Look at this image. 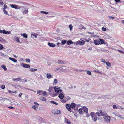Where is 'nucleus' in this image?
Instances as JSON below:
<instances>
[{
    "mask_svg": "<svg viewBox=\"0 0 124 124\" xmlns=\"http://www.w3.org/2000/svg\"><path fill=\"white\" fill-rule=\"evenodd\" d=\"M60 87L55 86L54 87V89L55 92L60 93L62 91V90L60 89Z\"/></svg>",
    "mask_w": 124,
    "mask_h": 124,
    "instance_id": "39448f33",
    "label": "nucleus"
},
{
    "mask_svg": "<svg viewBox=\"0 0 124 124\" xmlns=\"http://www.w3.org/2000/svg\"><path fill=\"white\" fill-rule=\"evenodd\" d=\"M96 115L98 117L101 116H105L107 114L106 113L102 112V111L101 110H100L99 112H97L96 113Z\"/></svg>",
    "mask_w": 124,
    "mask_h": 124,
    "instance_id": "f257e3e1",
    "label": "nucleus"
},
{
    "mask_svg": "<svg viewBox=\"0 0 124 124\" xmlns=\"http://www.w3.org/2000/svg\"><path fill=\"white\" fill-rule=\"evenodd\" d=\"M47 94V93L45 91H43L42 95H45Z\"/></svg>",
    "mask_w": 124,
    "mask_h": 124,
    "instance_id": "a18cd8bd",
    "label": "nucleus"
},
{
    "mask_svg": "<svg viewBox=\"0 0 124 124\" xmlns=\"http://www.w3.org/2000/svg\"><path fill=\"white\" fill-rule=\"evenodd\" d=\"M43 91L42 90H38L37 91V94H38L43 95Z\"/></svg>",
    "mask_w": 124,
    "mask_h": 124,
    "instance_id": "4468645a",
    "label": "nucleus"
},
{
    "mask_svg": "<svg viewBox=\"0 0 124 124\" xmlns=\"http://www.w3.org/2000/svg\"><path fill=\"white\" fill-rule=\"evenodd\" d=\"M41 13H43L45 14H48V13L47 12L44 11H40Z\"/></svg>",
    "mask_w": 124,
    "mask_h": 124,
    "instance_id": "4c0bfd02",
    "label": "nucleus"
},
{
    "mask_svg": "<svg viewBox=\"0 0 124 124\" xmlns=\"http://www.w3.org/2000/svg\"><path fill=\"white\" fill-rule=\"evenodd\" d=\"M57 63L60 64H64V62L61 60H58L57 61Z\"/></svg>",
    "mask_w": 124,
    "mask_h": 124,
    "instance_id": "412c9836",
    "label": "nucleus"
},
{
    "mask_svg": "<svg viewBox=\"0 0 124 124\" xmlns=\"http://www.w3.org/2000/svg\"><path fill=\"white\" fill-rule=\"evenodd\" d=\"M37 107V106L36 105H34L32 107V108L35 110H36Z\"/></svg>",
    "mask_w": 124,
    "mask_h": 124,
    "instance_id": "49530a36",
    "label": "nucleus"
},
{
    "mask_svg": "<svg viewBox=\"0 0 124 124\" xmlns=\"http://www.w3.org/2000/svg\"><path fill=\"white\" fill-rule=\"evenodd\" d=\"M101 61L102 62L104 63H105L106 62H105V60L104 59H101Z\"/></svg>",
    "mask_w": 124,
    "mask_h": 124,
    "instance_id": "a19ab883",
    "label": "nucleus"
},
{
    "mask_svg": "<svg viewBox=\"0 0 124 124\" xmlns=\"http://www.w3.org/2000/svg\"><path fill=\"white\" fill-rule=\"evenodd\" d=\"M40 100L43 101H46V99L44 97H42L40 98Z\"/></svg>",
    "mask_w": 124,
    "mask_h": 124,
    "instance_id": "2f4dec72",
    "label": "nucleus"
},
{
    "mask_svg": "<svg viewBox=\"0 0 124 124\" xmlns=\"http://www.w3.org/2000/svg\"><path fill=\"white\" fill-rule=\"evenodd\" d=\"M61 99V102L62 103H64L66 102L67 101L66 100H62L64 97V95L62 93H60L58 96Z\"/></svg>",
    "mask_w": 124,
    "mask_h": 124,
    "instance_id": "7ed1b4c3",
    "label": "nucleus"
},
{
    "mask_svg": "<svg viewBox=\"0 0 124 124\" xmlns=\"http://www.w3.org/2000/svg\"><path fill=\"white\" fill-rule=\"evenodd\" d=\"M27 81L26 80H25L23 81V83H25Z\"/></svg>",
    "mask_w": 124,
    "mask_h": 124,
    "instance_id": "774afa93",
    "label": "nucleus"
},
{
    "mask_svg": "<svg viewBox=\"0 0 124 124\" xmlns=\"http://www.w3.org/2000/svg\"><path fill=\"white\" fill-rule=\"evenodd\" d=\"M8 108H10V109H13V108H14V107H12V106L9 107Z\"/></svg>",
    "mask_w": 124,
    "mask_h": 124,
    "instance_id": "69168bd1",
    "label": "nucleus"
},
{
    "mask_svg": "<svg viewBox=\"0 0 124 124\" xmlns=\"http://www.w3.org/2000/svg\"><path fill=\"white\" fill-rule=\"evenodd\" d=\"M102 30L103 31H105L106 30V29L104 27H103L102 28Z\"/></svg>",
    "mask_w": 124,
    "mask_h": 124,
    "instance_id": "864d4df0",
    "label": "nucleus"
},
{
    "mask_svg": "<svg viewBox=\"0 0 124 124\" xmlns=\"http://www.w3.org/2000/svg\"><path fill=\"white\" fill-rule=\"evenodd\" d=\"M118 51L122 53H124V52L122 51H121L120 50H118Z\"/></svg>",
    "mask_w": 124,
    "mask_h": 124,
    "instance_id": "0e129e2a",
    "label": "nucleus"
},
{
    "mask_svg": "<svg viewBox=\"0 0 124 124\" xmlns=\"http://www.w3.org/2000/svg\"><path fill=\"white\" fill-rule=\"evenodd\" d=\"M121 116L119 114H118V115L117 116L118 117H119L121 119H122L123 118L121 117Z\"/></svg>",
    "mask_w": 124,
    "mask_h": 124,
    "instance_id": "052dcab7",
    "label": "nucleus"
},
{
    "mask_svg": "<svg viewBox=\"0 0 124 124\" xmlns=\"http://www.w3.org/2000/svg\"><path fill=\"white\" fill-rule=\"evenodd\" d=\"M52 112L54 114H60L61 113L60 111L57 109L53 110Z\"/></svg>",
    "mask_w": 124,
    "mask_h": 124,
    "instance_id": "6e6552de",
    "label": "nucleus"
},
{
    "mask_svg": "<svg viewBox=\"0 0 124 124\" xmlns=\"http://www.w3.org/2000/svg\"><path fill=\"white\" fill-rule=\"evenodd\" d=\"M109 18H111V19H114V17H112V16H110V17H109Z\"/></svg>",
    "mask_w": 124,
    "mask_h": 124,
    "instance_id": "338daca9",
    "label": "nucleus"
},
{
    "mask_svg": "<svg viewBox=\"0 0 124 124\" xmlns=\"http://www.w3.org/2000/svg\"><path fill=\"white\" fill-rule=\"evenodd\" d=\"M87 73L89 75H91V72L89 71H87Z\"/></svg>",
    "mask_w": 124,
    "mask_h": 124,
    "instance_id": "603ef678",
    "label": "nucleus"
},
{
    "mask_svg": "<svg viewBox=\"0 0 124 124\" xmlns=\"http://www.w3.org/2000/svg\"><path fill=\"white\" fill-rule=\"evenodd\" d=\"M50 102L51 103L53 104H55L56 105H57L58 104V103H57L56 102H55L54 101H50Z\"/></svg>",
    "mask_w": 124,
    "mask_h": 124,
    "instance_id": "f704fd0d",
    "label": "nucleus"
},
{
    "mask_svg": "<svg viewBox=\"0 0 124 124\" xmlns=\"http://www.w3.org/2000/svg\"><path fill=\"white\" fill-rule=\"evenodd\" d=\"M5 85H2L1 86H0L1 88L3 89H4V88H5Z\"/></svg>",
    "mask_w": 124,
    "mask_h": 124,
    "instance_id": "79ce46f5",
    "label": "nucleus"
},
{
    "mask_svg": "<svg viewBox=\"0 0 124 124\" xmlns=\"http://www.w3.org/2000/svg\"><path fill=\"white\" fill-rule=\"evenodd\" d=\"M21 79V78H18L16 79H13L12 80L13 81H20Z\"/></svg>",
    "mask_w": 124,
    "mask_h": 124,
    "instance_id": "b1692460",
    "label": "nucleus"
},
{
    "mask_svg": "<svg viewBox=\"0 0 124 124\" xmlns=\"http://www.w3.org/2000/svg\"><path fill=\"white\" fill-rule=\"evenodd\" d=\"M22 66L26 68H29L30 67L29 65L25 64H23Z\"/></svg>",
    "mask_w": 124,
    "mask_h": 124,
    "instance_id": "a211bd4d",
    "label": "nucleus"
},
{
    "mask_svg": "<svg viewBox=\"0 0 124 124\" xmlns=\"http://www.w3.org/2000/svg\"><path fill=\"white\" fill-rule=\"evenodd\" d=\"M58 95V94L57 93H55L54 94H53V96L54 97L56 96L57 95Z\"/></svg>",
    "mask_w": 124,
    "mask_h": 124,
    "instance_id": "13d9d810",
    "label": "nucleus"
},
{
    "mask_svg": "<svg viewBox=\"0 0 124 124\" xmlns=\"http://www.w3.org/2000/svg\"><path fill=\"white\" fill-rule=\"evenodd\" d=\"M85 42V41L84 40L78 41L77 42L75 43V44L76 45H77L78 44H80L81 45H83L84 44Z\"/></svg>",
    "mask_w": 124,
    "mask_h": 124,
    "instance_id": "0eeeda50",
    "label": "nucleus"
},
{
    "mask_svg": "<svg viewBox=\"0 0 124 124\" xmlns=\"http://www.w3.org/2000/svg\"><path fill=\"white\" fill-rule=\"evenodd\" d=\"M26 61L28 63H30V60L29 59H28L26 60Z\"/></svg>",
    "mask_w": 124,
    "mask_h": 124,
    "instance_id": "4d7b16f0",
    "label": "nucleus"
},
{
    "mask_svg": "<svg viewBox=\"0 0 124 124\" xmlns=\"http://www.w3.org/2000/svg\"><path fill=\"white\" fill-rule=\"evenodd\" d=\"M3 46L2 44H0V49L2 50L3 48Z\"/></svg>",
    "mask_w": 124,
    "mask_h": 124,
    "instance_id": "ea45409f",
    "label": "nucleus"
},
{
    "mask_svg": "<svg viewBox=\"0 0 124 124\" xmlns=\"http://www.w3.org/2000/svg\"><path fill=\"white\" fill-rule=\"evenodd\" d=\"M80 28H79V29H82L83 28L84 26L82 25H80Z\"/></svg>",
    "mask_w": 124,
    "mask_h": 124,
    "instance_id": "09e8293b",
    "label": "nucleus"
},
{
    "mask_svg": "<svg viewBox=\"0 0 124 124\" xmlns=\"http://www.w3.org/2000/svg\"><path fill=\"white\" fill-rule=\"evenodd\" d=\"M53 87L50 86L49 87V89H48V91L49 92H50L51 91L52 89H53Z\"/></svg>",
    "mask_w": 124,
    "mask_h": 124,
    "instance_id": "473e14b6",
    "label": "nucleus"
},
{
    "mask_svg": "<svg viewBox=\"0 0 124 124\" xmlns=\"http://www.w3.org/2000/svg\"><path fill=\"white\" fill-rule=\"evenodd\" d=\"M8 31H7L4 30H2V33H3L4 34H7L8 33Z\"/></svg>",
    "mask_w": 124,
    "mask_h": 124,
    "instance_id": "393cba45",
    "label": "nucleus"
},
{
    "mask_svg": "<svg viewBox=\"0 0 124 124\" xmlns=\"http://www.w3.org/2000/svg\"><path fill=\"white\" fill-rule=\"evenodd\" d=\"M11 7L12 8H14L15 9H20V8L21 7L20 6H17L15 4H12L11 5Z\"/></svg>",
    "mask_w": 124,
    "mask_h": 124,
    "instance_id": "1a4fd4ad",
    "label": "nucleus"
},
{
    "mask_svg": "<svg viewBox=\"0 0 124 124\" xmlns=\"http://www.w3.org/2000/svg\"><path fill=\"white\" fill-rule=\"evenodd\" d=\"M21 35L22 36H23L25 38H27L28 37L26 33L21 34Z\"/></svg>",
    "mask_w": 124,
    "mask_h": 124,
    "instance_id": "aec40b11",
    "label": "nucleus"
},
{
    "mask_svg": "<svg viewBox=\"0 0 124 124\" xmlns=\"http://www.w3.org/2000/svg\"><path fill=\"white\" fill-rule=\"evenodd\" d=\"M69 27L70 28V30L71 31L72 29V26L71 24L69 25Z\"/></svg>",
    "mask_w": 124,
    "mask_h": 124,
    "instance_id": "de8ad7c7",
    "label": "nucleus"
},
{
    "mask_svg": "<svg viewBox=\"0 0 124 124\" xmlns=\"http://www.w3.org/2000/svg\"><path fill=\"white\" fill-rule=\"evenodd\" d=\"M85 113L86 114V117H89L90 116L89 114L88 113V112H86Z\"/></svg>",
    "mask_w": 124,
    "mask_h": 124,
    "instance_id": "8fccbe9b",
    "label": "nucleus"
},
{
    "mask_svg": "<svg viewBox=\"0 0 124 124\" xmlns=\"http://www.w3.org/2000/svg\"><path fill=\"white\" fill-rule=\"evenodd\" d=\"M83 108H80L79 109V112L80 114H81L82 113L83 111Z\"/></svg>",
    "mask_w": 124,
    "mask_h": 124,
    "instance_id": "72a5a7b5",
    "label": "nucleus"
},
{
    "mask_svg": "<svg viewBox=\"0 0 124 124\" xmlns=\"http://www.w3.org/2000/svg\"><path fill=\"white\" fill-rule=\"evenodd\" d=\"M73 43L71 40L68 41L67 42V44L68 45L71 44H73Z\"/></svg>",
    "mask_w": 124,
    "mask_h": 124,
    "instance_id": "a878e982",
    "label": "nucleus"
},
{
    "mask_svg": "<svg viewBox=\"0 0 124 124\" xmlns=\"http://www.w3.org/2000/svg\"><path fill=\"white\" fill-rule=\"evenodd\" d=\"M9 59L10 60L13 61L14 62H16L17 61V60L16 59L10 57L9 58Z\"/></svg>",
    "mask_w": 124,
    "mask_h": 124,
    "instance_id": "f3484780",
    "label": "nucleus"
},
{
    "mask_svg": "<svg viewBox=\"0 0 124 124\" xmlns=\"http://www.w3.org/2000/svg\"><path fill=\"white\" fill-rule=\"evenodd\" d=\"M99 40L100 41L101 44H102L104 43L103 40L101 39H99Z\"/></svg>",
    "mask_w": 124,
    "mask_h": 124,
    "instance_id": "c9c22d12",
    "label": "nucleus"
},
{
    "mask_svg": "<svg viewBox=\"0 0 124 124\" xmlns=\"http://www.w3.org/2000/svg\"><path fill=\"white\" fill-rule=\"evenodd\" d=\"M95 113L93 112H91L90 113L91 116L94 121L96 122L97 120V117L95 115Z\"/></svg>",
    "mask_w": 124,
    "mask_h": 124,
    "instance_id": "20e7f679",
    "label": "nucleus"
},
{
    "mask_svg": "<svg viewBox=\"0 0 124 124\" xmlns=\"http://www.w3.org/2000/svg\"><path fill=\"white\" fill-rule=\"evenodd\" d=\"M7 8V7L6 5L5 4L4 5V7L3 8V10H5Z\"/></svg>",
    "mask_w": 124,
    "mask_h": 124,
    "instance_id": "58836bf2",
    "label": "nucleus"
},
{
    "mask_svg": "<svg viewBox=\"0 0 124 124\" xmlns=\"http://www.w3.org/2000/svg\"><path fill=\"white\" fill-rule=\"evenodd\" d=\"M23 14H27L28 13V9L23 7V6H21L20 9Z\"/></svg>",
    "mask_w": 124,
    "mask_h": 124,
    "instance_id": "f03ea898",
    "label": "nucleus"
},
{
    "mask_svg": "<svg viewBox=\"0 0 124 124\" xmlns=\"http://www.w3.org/2000/svg\"><path fill=\"white\" fill-rule=\"evenodd\" d=\"M106 65L108 67H110L111 65V63L109 62H106Z\"/></svg>",
    "mask_w": 124,
    "mask_h": 124,
    "instance_id": "cd10ccee",
    "label": "nucleus"
},
{
    "mask_svg": "<svg viewBox=\"0 0 124 124\" xmlns=\"http://www.w3.org/2000/svg\"><path fill=\"white\" fill-rule=\"evenodd\" d=\"M113 114L115 115L116 116H117L118 115V114L117 113H113Z\"/></svg>",
    "mask_w": 124,
    "mask_h": 124,
    "instance_id": "6e6d98bb",
    "label": "nucleus"
},
{
    "mask_svg": "<svg viewBox=\"0 0 124 124\" xmlns=\"http://www.w3.org/2000/svg\"><path fill=\"white\" fill-rule=\"evenodd\" d=\"M57 83H58V81H57V80L56 79H55L54 80V82L53 83V84L54 85H55L56 84H57Z\"/></svg>",
    "mask_w": 124,
    "mask_h": 124,
    "instance_id": "c756f323",
    "label": "nucleus"
},
{
    "mask_svg": "<svg viewBox=\"0 0 124 124\" xmlns=\"http://www.w3.org/2000/svg\"><path fill=\"white\" fill-rule=\"evenodd\" d=\"M110 117L109 116L106 115L105 116L104 118L105 122L106 123H109L110 121Z\"/></svg>",
    "mask_w": 124,
    "mask_h": 124,
    "instance_id": "423d86ee",
    "label": "nucleus"
},
{
    "mask_svg": "<svg viewBox=\"0 0 124 124\" xmlns=\"http://www.w3.org/2000/svg\"><path fill=\"white\" fill-rule=\"evenodd\" d=\"M3 4V3L2 1L1 0H0V5H2Z\"/></svg>",
    "mask_w": 124,
    "mask_h": 124,
    "instance_id": "3c124183",
    "label": "nucleus"
},
{
    "mask_svg": "<svg viewBox=\"0 0 124 124\" xmlns=\"http://www.w3.org/2000/svg\"><path fill=\"white\" fill-rule=\"evenodd\" d=\"M76 104L74 103H72L71 104V105H70L71 108H75V107Z\"/></svg>",
    "mask_w": 124,
    "mask_h": 124,
    "instance_id": "4be33fe9",
    "label": "nucleus"
},
{
    "mask_svg": "<svg viewBox=\"0 0 124 124\" xmlns=\"http://www.w3.org/2000/svg\"><path fill=\"white\" fill-rule=\"evenodd\" d=\"M48 45L51 47H54L55 46V44L53 43H51L50 42L48 43Z\"/></svg>",
    "mask_w": 124,
    "mask_h": 124,
    "instance_id": "2eb2a0df",
    "label": "nucleus"
},
{
    "mask_svg": "<svg viewBox=\"0 0 124 124\" xmlns=\"http://www.w3.org/2000/svg\"><path fill=\"white\" fill-rule=\"evenodd\" d=\"M113 107L114 109H117L118 108L115 105H113Z\"/></svg>",
    "mask_w": 124,
    "mask_h": 124,
    "instance_id": "37998d69",
    "label": "nucleus"
},
{
    "mask_svg": "<svg viewBox=\"0 0 124 124\" xmlns=\"http://www.w3.org/2000/svg\"><path fill=\"white\" fill-rule=\"evenodd\" d=\"M65 122L68 124H70L71 123V122L70 120L66 118L65 119Z\"/></svg>",
    "mask_w": 124,
    "mask_h": 124,
    "instance_id": "6ab92c4d",
    "label": "nucleus"
},
{
    "mask_svg": "<svg viewBox=\"0 0 124 124\" xmlns=\"http://www.w3.org/2000/svg\"><path fill=\"white\" fill-rule=\"evenodd\" d=\"M83 111L84 113H85L88 112V108H87L84 107L82 108Z\"/></svg>",
    "mask_w": 124,
    "mask_h": 124,
    "instance_id": "ddd939ff",
    "label": "nucleus"
},
{
    "mask_svg": "<svg viewBox=\"0 0 124 124\" xmlns=\"http://www.w3.org/2000/svg\"><path fill=\"white\" fill-rule=\"evenodd\" d=\"M31 35L32 37V36H33L35 38H37V34L35 33H32L31 34Z\"/></svg>",
    "mask_w": 124,
    "mask_h": 124,
    "instance_id": "5701e85b",
    "label": "nucleus"
},
{
    "mask_svg": "<svg viewBox=\"0 0 124 124\" xmlns=\"http://www.w3.org/2000/svg\"><path fill=\"white\" fill-rule=\"evenodd\" d=\"M4 13L6 15H8V12L6 11V10H3Z\"/></svg>",
    "mask_w": 124,
    "mask_h": 124,
    "instance_id": "c03bdc74",
    "label": "nucleus"
},
{
    "mask_svg": "<svg viewBox=\"0 0 124 124\" xmlns=\"http://www.w3.org/2000/svg\"><path fill=\"white\" fill-rule=\"evenodd\" d=\"M8 91L9 93H13V92L10 90H8Z\"/></svg>",
    "mask_w": 124,
    "mask_h": 124,
    "instance_id": "bf43d9fd",
    "label": "nucleus"
},
{
    "mask_svg": "<svg viewBox=\"0 0 124 124\" xmlns=\"http://www.w3.org/2000/svg\"><path fill=\"white\" fill-rule=\"evenodd\" d=\"M62 69H62H61V71H65L66 69V66H63Z\"/></svg>",
    "mask_w": 124,
    "mask_h": 124,
    "instance_id": "7c9ffc66",
    "label": "nucleus"
},
{
    "mask_svg": "<svg viewBox=\"0 0 124 124\" xmlns=\"http://www.w3.org/2000/svg\"><path fill=\"white\" fill-rule=\"evenodd\" d=\"M34 69L33 68H32L31 69H30V71L31 72H34Z\"/></svg>",
    "mask_w": 124,
    "mask_h": 124,
    "instance_id": "5fc2aeb1",
    "label": "nucleus"
},
{
    "mask_svg": "<svg viewBox=\"0 0 124 124\" xmlns=\"http://www.w3.org/2000/svg\"><path fill=\"white\" fill-rule=\"evenodd\" d=\"M46 77L48 79H51L53 78V76L50 73H47L46 74Z\"/></svg>",
    "mask_w": 124,
    "mask_h": 124,
    "instance_id": "9b49d317",
    "label": "nucleus"
},
{
    "mask_svg": "<svg viewBox=\"0 0 124 124\" xmlns=\"http://www.w3.org/2000/svg\"><path fill=\"white\" fill-rule=\"evenodd\" d=\"M1 67L3 68L5 71H6L7 70V68L6 67L5 65H1Z\"/></svg>",
    "mask_w": 124,
    "mask_h": 124,
    "instance_id": "c85d7f7f",
    "label": "nucleus"
},
{
    "mask_svg": "<svg viewBox=\"0 0 124 124\" xmlns=\"http://www.w3.org/2000/svg\"><path fill=\"white\" fill-rule=\"evenodd\" d=\"M120 0H115V1L116 2H118Z\"/></svg>",
    "mask_w": 124,
    "mask_h": 124,
    "instance_id": "e2e57ef3",
    "label": "nucleus"
},
{
    "mask_svg": "<svg viewBox=\"0 0 124 124\" xmlns=\"http://www.w3.org/2000/svg\"><path fill=\"white\" fill-rule=\"evenodd\" d=\"M24 124H30L29 121L26 119L24 121Z\"/></svg>",
    "mask_w": 124,
    "mask_h": 124,
    "instance_id": "bb28decb",
    "label": "nucleus"
},
{
    "mask_svg": "<svg viewBox=\"0 0 124 124\" xmlns=\"http://www.w3.org/2000/svg\"><path fill=\"white\" fill-rule=\"evenodd\" d=\"M22 93H20L19 95V97H21V95H22Z\"/></svg>",
    "mask_w": 124,
    "mask_h": 124,
    "instance_id": "680f3d73",
    "label": "nucleus"
},
{
    "mask_svg": "<svg viewBox=\"0 0 124 124\" xmlns=\"http://www.w3.org/2000/svg\"><path fill=\"white\" fill-rule=\"evenodd\" d=\"M66 107L67 109L69 111H70V112H71V108L70 105L69 104H66Z\"/></svg>",
    "mask_w": 124,
    "mask_h": 124,
    "instance_id": "9d476101",
    "label": "nucleus"
},
{
    "mask_svg": "<svg viewBox=\"0 0 124 124\" xmlns=\"http://www.w3.org/2000/svg\"><path fill=\"white\" fill-rule=\"evenodd\" d=\"M14 39L15 40L18 42L19 43H20V42L19 40V38L16 36H15L14 38Z\"/></svg>",
    "mask_w": 124,
    "mask_h": 124,
    "instance_id": "dca6fc26",
    "label": "nucleus"
},
{
    "mask_svg": "<svg viewBox=\"0 0 124 124\" xmlns=\"http://www.w3.org/2000/svg\"><path fill=\"white\" fill-rule=\"evenodd\" d=\"M66 42V40H62L61 41L62 44L63 45L65 44Z\"/></svg>",
    "mask_w": 124,
    "mask_h": 124,
    "instance_id": "e433bc0d",
    "label": "nucleus"
},
{
    "mask_svg": "<svg viewBox=\"0 0 124 124\" xmlns=\"http://www.w3.org/2000/svg\"><path fill=\"white\" fill-rule=\"evenodd\" d=\"M94 43L96 45H99L100 43V41L99 40H94Z\"/></svg>",
    "mask_w": 124,
    "mask_h": 124,
    "instance_id": "f8f14e48",
    "label": "nucleus"
}]
</instances>
